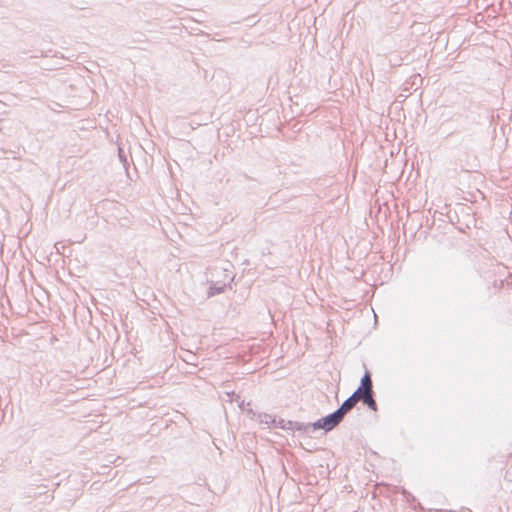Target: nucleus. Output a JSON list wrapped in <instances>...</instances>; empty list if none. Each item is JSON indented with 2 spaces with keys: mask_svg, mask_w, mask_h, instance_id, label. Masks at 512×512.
Instances as JSON below:
<instances>
[{
  "mask_svg": "<svg viewBox=\"0 0 512 512\" xmlns=\"http://www.w3.org/2000/svg\"><path fill=\"white\" fill-rule=\"evenodd\" d=\"M342 417L335 410L334 412L318 419L316 422L312 423V427L314 430L322 429L325 432H329L337 427L342 422Z\"/></svg>",
  "mask_w": 512,
  "mask_h": 512,
  "instance_id": "nucleus-1",
  "label": "nucleus"
},
{
  "mask_svg": "<svg viewBox=\"0 0 512 512\" xmlns=\"http://www.w3.org/2000/svg\"><path fill=\"white\" fill-rule=\"evenodd\" d=\"M472 140V134L464 136L460 141V146L463 148V151H460L455 155L454 165L459 168L461 171H469L468 169V158H469V149L468 143Z\"/></svg>",
  "mask_w": 512,
  "mask_h": 512,
  "instance_id": "nucleus-2",
  "label": "nucleus"
},
{
  "mask_svg": "<svg viewBox=\"0 0 512 512\" xmlns=\"http://www.w3.org/2000/svg\"><path fill=\"white\" fill-rule=\"evenodd\" d=\"M357 404V402L354 400V398H352L351 396H349L340 406L339 408L336 409V411L338 412V414L342 417V419H344L345 415L350 412L354 407L355 405Z\"/></svg>",
  "mask_w": 512,
  "mask_h": 512,
  "instance_id": "nucleus-3",
  "label": "nucleus"
},
{
  "mask_svg": "<svg viewBox=\"0 0 512 512\" xmlns=\"http://www.w3.org/2000/svg\"><path fill=\"white\" fill-rule=\"evenodd\" d=\"M289 426H292L291 430H296L299 432H303L305 434H310L314 432V428L312 427V423H304L299 421H289L287 423Z\"/></svg>",
  "mask_w": 512,
  "mask_h": 512,
  "instance_id": "nucleus-4",
  "label": "nucleus"
},
{
  "mask_svg": "<svg viewBox=\"0 0 512 512\" xmlns=\"http://www.w3.org/2000/svg\"><path fill=\"white\" fill-rule=\"evenodd\" d=\"M359 386L366 389L369 392L374 391L371 374L368 370H366L364 375L361 377Z\"/></svg>",
  "mask_w": 512,
  "mask_h": 512,
  "instance_id": "nucleus-5",
  "label": "nucleus"
},
{
  "mask_svg": "<svg viewBox=\"0 0 512 512\" xmlns=\"http://www.w3.org/2000/svg\"><path fill=\"white\" fill-rule=\"evenodd\" d=\"M362 402L370 410H372V411H377L378 410V405H377V402L375 400V392L374 391L369 392L368 394H366V396H365V398L363 399Z\"/></svg>",
  "mask_w": 512,
  "mask_h": 512,
  "instance_id": "nucleus-6",
  "label": "nucleus"
},
{
  "mask_svg": "<svg viewBox=\"0 0 512 512\" xmlns=\"http://www.w3.org/2000/svg\"><path fill=\"white\" fill-rule=\"evenodd\" d=\"M226 284H219L218 282H214L210 285L208 296H214L220 293H223L225 290Z\"/></svg>",
  "mask_w": 512,
  "mask_h": 512,
  "instance_id": "nucleus-7",
  "label": "nucleus"
},
{
  "mask_svg": "<svg viewBox=\"0 0 512 512\" xmlns=\"http://www.w3.org/2000/svg\"><path fill=\"white\" fill-rule=\"evenodd\" d=\"M369 391H367L366 389L358 386L357 389L352 393V395H350L352 398H354V400L356 402H359V401H363V399L365 398L366 394H368Z\"/></svg>",
  "mask_w": 512,
  "mask_h": 512,
  "instance_id": "nucleus-8",
  "label": "nucleus"
},
{
  "mask_svg": "<svg viewBox=\"0 0 512 512\" xmlns=\"http://www.w3.org/2000/svg\"><path fill=\"white\" fill-rule=\"evenodd\" d=\"M290 420H284V419H280L277 423H276V420L274 419L272 422L275 424L276 427H280L284 430H291L292 429V426H289L287 423L289 422Z\"/></svg>",
  "mask_w": 512,
  "mask_h": 512,
  "instance_id": "nucleus-9",
  "label": "nucleus"
},
{
  "mask_svg": "<svg viewBox=\"0 0 512 512\" xmlns=\"http://www.w3.org/2000/svg\"><path fill=\"white\" fill-rule=\"evenodd\" d=\"M118 156H119L120 161L123 163V165L125 167L127 165L128 161H127V156L125 155L122 148L118 149Z\"/></svg>",
  "mask_w": 512,
  "mask_h": 512,
  "instance_id": "nucleus-10",
  "label": "nucleus"
},
{
  "mask_svg": "<svg viewBox=\"0 0 512 512\" xmlns=\"http://www.w3.org/2000/svg\"><path fill=\"white\" fill-rule=\"evenodd\" d=\"M403 494L406 495V496H411V494H409L408 492H406V490H403Z\"/></svg>",
  "mask_w": 512,
  "mask_h": 512,
  "instance_id": "nucleus-11",
  "label": "nucleus"
},
{
  "mask_svg": "<svg viewBox=\"0 0 512 512\" xmlns=\"http://www.w3.org/2000/svg\"><path fill=\"white\" fill-rule=\"evenodd\" d=\"M411 498L414 500V497L412 495ZM407 500H410V496H407Z\"/></svg>",
  "mask_w": 512,
  "mask_h": 512,
  "instance_id": "nucleus-12",
  "label": "nucleus"
}]
</instances>
